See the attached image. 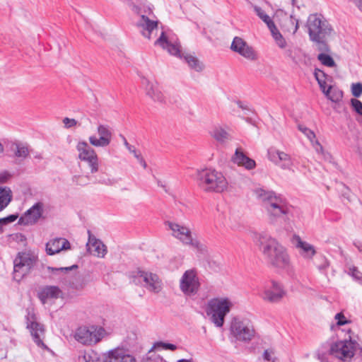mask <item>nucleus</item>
<instances>
[{
	"label": "nucleus",
	"instance_id": "a878e982",
	"mask_svg": "<svg viewBox=\"0 0 362 362\" xmlns=\"http://www.w3.org/2000/svg\"><path fill=\"white\" fill-rule=\"evenodd\" d=\"M105 362H136L124 349L116 348L105 354Z\"/></svg>",
	"mask_w": 362,
	"mask_h": 362
},
{
	"label": "nucleus",
	"instance_id": "4be33fe9",
	"mask_svg": "<svg viewBox=\"0 0 362 362\" xmlns=\"http://www.w3.org/2000/svg\"><path fill=\"white\" fill-rule=\"evenodd\" d=\"M44 205L42 202L35 204L19 219V223L23 225L35 224L42 216Z\"/></svg>",
	"mask_w": 362,
	"mask_h": 362
},
{
	"label": "nucleus",
	"instance_id": "ea45409f",
	"mask_svg": "<svg viewBox=\"0 0 362 362\" xmlns=\"http://www.w3.org/2000/svg\"><path fill=\"white\" fill-rule=\"evenodd\" d=\"M351 104L354 110L360 115H362V102L357 99H351Z\"/></svg>",
	"mask_w": 362,
	"mask_h": 362
},
{
	"label": "nucleus",
	"instance_id": "4d7b16f0",
	"mask_svg": "<svg viewBox=\"0 0 362 362\" xmlns=\"http://www.w3.org/2000/svg\"><path fill=\"white\" fill-rule=\"evenodd\" d=\"M129 4L130 6H134V4L138 1V0H123Z\"/></svg>",
	"mask_w": 362,
	"mask_h": 362
},
{
	"label": "nucleus",
	"instance_id": "72a5a7b5",
	"mask_svg": "<svg viewBox=\"0 0 362 362\" xmlns=\"http://www.w3.org/2000/svg\"><path fill=\"white\" fill-rule=\"evenodd\" d=\"M29 153V149L26 146L21 144H16L15 156L16 157L25 158L28 156Z\"/></svg>",
	"mask_w": 362,
	"mask_h": 362
},
{
	"label": "nucleus",
	"instance_id": "5fc2aeb1",
	"mask_svg": "<svg viewBox=\"0 0 362 362\" xmlns=\"http://www.w3.org/2000/svg\"><path fill=\"white\" fill-rule=\"evenodd\" d=\"M124 144L129 151H132V148H134V146L130 145L125 139H124Z\"/></svg>",
	"mask_w": 362,
	"mask_h": 362
},
{
	"label": "nucleus",
	"instance_id": "1a4fd4ad",
	"mask_svg": "<svg viewBox=\"0 0 362 362\" xmlns=\"http://www.w3.org/2000/svg\"><path fill=\"white\" fill-rule=\"evenodd\" d=\"M37 261V257L30 252H20L13 261V279L20 281L30 269Z\"/></svg>",
	"mask_w": 362,
	"mask_h": 362
},
{
	"label": "nucleus",
	"instance_id": "20e7f679",
	"mask_svg": "<svg viewBox=\"0 0 362 362\" xmlns=\"http://www.w3.org/2000/svg\"><path fill=\"white\" fill-rule=\"evenodd\" d=\"M197 182L199 188L205 192L222 193L228 191V182L221 171L209 168L199 170Z\"/></svg>",
	"mask_w": 362,
	"mask_h": 362
},
{
	"label": "nucleus",
	"instance_id": "58836bf2",
	"mask_svg": "<svg viewBox=\"0 0 362 362\" xmlns=\"http://www.w3.org/2000/svg\"><path fill=\"white\" fill-rule=\"evenodd\" d=\"M74 267L76 268L77 266L74 265V266L69 267H59V268H54V267H47V269L50 274L55 275V274H59V272H67L69 270H71Z\"/></svg>",
	"mask_w": 362,
	"mask_h": 362
},
{
	"label": "nucleus",
	"instance_id": "f704fd0d",
	"mask_svg": "<svg viewBox=\"0 0 362 362\" xmlns=\"http://www.w3.org/2000/svg\"><path fill=\"white\" fill-rule=\"evenodd\" d=\"M286 55L293 62H298L301 57V49L296 47H290L286 50Z\"/></svg>",
	"mask_w": 362,
	"mask_h": 362
},
{
	"label": "nucleus",
	"instance_id": "423d86ee",
	"mask_svg": "<svg viewBox=\"0 0 362 362\" xmlns=\"http://www.w3.org/2000/svg\"><path fill=\"white\" fill-rule=\"evenodd\" d=\"M164 225L170 235L182 245L192 247L202 252L206 251V245L193 237V233L189 226L176 221H166Z\"/></svg>",
	"mask_w": 362,
	"mask_h": 362
},
{
	"label": "nucleus",
	"instance_id": "6e6d98bb",
	"mask_svg": "<svg viewBox=\"0 0 362 362\" xmlns=\"http://www.w3.org/2000/svg\"><path fill=\"white\" fill-rule=\"evenodd\" d=\"M138 160L139 161V163L142 165V166L146 168V163L145 162V160H144V158L139 156V158H137Z\"/></svg>",
	"mask_w": 362,
	"mask_h": 362
},
{
	"label": "nucleus",
	"instance_id": "c756f323",
	"mask_svg": "<svg viewBox=\"0 0 362 362\" xmlns=\"http://www.w3.org/2000/svg\"><path fill=\"white\" fill-rule=\"evenodd\" d=\"M210 135L221 143H224L230 139L229 134L221 127H216L213 129L210 132Z\"/></svg>",
	"mask_w": 362,
	"mask_h": 362
},
{
	"label": "nucleus",
	"instance_id": "680f3d73",
	"mask_svg": "<svg viewBox=\"0 0 362 362\" xmlns=\"http://www.w3.org/2000/svg\"><path fill=\"white\" fill-rule=\"evenodd\" d=\"M35 158H37L38 159H42V156L41 155H37V156H35Z\"/></svg>",
	"mask_w": 362,
	"mask_h": 362
},
{
	"label": "nucleus",
	"instance_id": "9d476101",
	"mask_svg": "<svg viewBox=\"0 0 362 362\" xmlns=\"http://www.w3.org/2000/svg\"><path fill=\"white\" fill-rule=\"evenodd\" d=\"M76 150L78 158L88 164L90 173H97L99 170V160L95 151L85 141L78 142Z\"/></svg>",
	"mask_w": 362,
	"mask_h": 362
},
{
	"label": "nucleus",
	"instance_id": "7c9ffc66",
	"mask_svg": "<svg viewBox=\"0 0 362 362\" xmlns=\"http://www.w3.org/2000/svg\"><path fill=\"white\" fill-rule=\"evenodd\" d=\"M11 191L8 187H0V211L5 209L11 201Z\"/></svg>",
	"mask_w": 362,
	"mask_h": 362
},
{
	"label": "nucleus",
	"instance_id": "b1692460",
	"mask_svg": "<svg viewBox=\"0 0 362 362\" xmlns=\"http://www.w3.org/2000/svg\"><path fill=\"white\" fill-rule=\"evenodd\" d=\"M88 241L86 244L88 252L99 258H103L107 254L106 245L99 239L96 238L91 234L90 231H88Z\"/></svg>",
	"mask_w": 362,
	"mask_h": 362
},
{
	"label": "nucleus",
	"instance_id": "a211bd4d",
	"mask_svg": "<svg viewBox=\"0 0 362 362\" xmlns=\"http://www.w3.org/2000/svg\"><path fill=\"white\" fill-rule=\"evenodd\" d=\"M230 49L249 61H255L257 54L254 48L240 37H235L230 45Z\"/></svg>",
	"mask_w": 362,
	"mask_h": 362
},
{
	"label": "nucleus",
	"instance_id": "5701e85b",
	"mask_svg": "<svg viewBox=\"0 0 362 362\" xmlns=\"http://www.w3.org/2000/svg\"><path fill=\"white\" fill-rule=\"evenodd\" d=\"M27 327L30 329V332L33 337V339L36 344L43 349H48L47 346L43 343L42 337L45 335V329L43 325L37 322L34 316L28 318Z\"/></svg>",
	"mask_w": 362,
	"mask_h": 362
},
{
	"label": "nucleus",
	"instance_id": "f8f14e48",
	"mask_svg": "<svg viewBox=\"0 0 362 362\" xmlns=\"http://www.w3.org/2000/svg\"><path fill=\"white\" fill-rule=\"evenodd\" d=\"M200 287L197 273L194 269H188L185 272L180 280V289L186 296H195Z\"/></svg>",
	"mask_w": 362,
	"mask_h": 362
},
{
	"label": "nucleus",
	"instance_id": "ddd939ff",
	"mask_svg": "<svg viewBox=\"0 0 362 362\" xmlns=\"http://www.w3.org/2000/svg\"><path fill=\"white\" fill-rule=\"evenodd\" d=\"M232 334L238 341H249L255 336V329L252 325L247 320L235 318L230 326Z\"/></svg>",
	"mask_w": 362,
	"mask_h": 362
},
{
	"label": "nucleus",
	"instance_id": "bf43d9fd",
	"mask_svg": "<svg viewBox=\"0 0 362 362\" xmlns=\"http://www.w3.org/2000/svg\"><path fill=\"white\" fill-rule=\"evenodd\" d=\"M82 178L81 176H76L74 177V181L76 182L77 184L78 185H81V182H80V179Z\"/></svg>",
	"mask_w": 362,
	"mask_h": 362
},
{
	"label": "nucleus",
	"instance_id": "79ce46f5",
	"mask_svg": "<svg viewBox=\"0 0 362 362\" xmlns=\"http://www.w3.org/2000/svg\"><path fill=\"white\" fill-rule=\"evenodd\" d=\"M334 319L337 320V325L338 326L344 325L349 322V321L346 320V317L342 313H337L335 315Z\"/></svg>",
	"mask_w": 362,
	"mask_h": 362
},
{
	"label": "nucleus",
	"instance_id": "2eb2a0df",
	"mask_svg": "<svg viewBox=\"0 0 362 362\" xmlns=\"http://www.w3.org/2000/svg\"><path fill=\"white\" fill-rule=\"evenodd\" d=\"M286 295L283 286L275 281H272L264 286L260 296L267 302H279Z\"/></svg>",
	"mask_w": 362,
	"mask_h": 362
},
{
	"label": "nucleus",
	"instance_id": "39448f33",
	"mask_svg": "<svg viewBox=\"0 0 362 362\" xmlns=\"http://www.w3.org/2000/svg\"><path fill=\"white\" fill-rule=\"evenodd\" d=\"M155 45L161 47L172 55L183 58L189 67L194 71L201 72L204 69V64L196 56L191 54H182L179 42L168 37L165 32L161 33Z\"/></svg>",
	"mask_w": 362,
	"mask_h": 362
},
{
	"label": "nucleus",
	"instance_id": "052dcab7",
	"mask_svg": "<svg viewBox=\"0 0 362 362\" xmlns=\"http://www.w3.org/2000/svg\"><path fill=\"white\" fill-rule=\"evenodd\" d=\"M4 151V146L2 145V144L0 142V153H3Z\"/></svg>",
	"mask_w": 362,
	"mask_h": 362
},
{
	"label": "nucleus",
	"instance_id": "37998d69",
	"mask_svg": "<svg viewBox=\"0 0 362 362\" xmlns=\"http://www.w3.org/2000/svg\"><path fill=\"white\" fill-rule=\"evenodd\" d=\"M78 362H93L90 353L83 351L78 356Z\"/></svg>",
	"mask_w": 362,
	"mask_h": 362
},
{
	"label": "nucleus",
	"instance_id": "2f4dec72",
	"mask_svg": "<svg viewBox=\"0 0 362 362\" xmlns=\"http://www.w3.org/2000/svg\"><path fill=\"white\" fill-rule=\"evenodd\" d=\"M325 95L333 103H339L343 98V92L341 90L330 86L327 88Z\"/></svg>",
	"mask_w": 362,
	"mask_h": 362
},
{
	"label": "nucleus",
	"instance_id": "c85d7f7f",
	"mask_svg": "<svg viewBox=\"0 0 362 362\" xmlns=\"http://www.w3.org/2000/svg\"><path fill=\"white\" fill-rule=\"evenodd\" d=\"M62 294L61 289L56 286H47L40 289L37 296L40 301L45 304L49 300L57 299Z\"/></svg>",
	"mask_w": 362,
	"mask_h": 362
},
{
	"label": "nucleus",
	"instance_id": "603ef678",
	"mask_svg": "<svg viewBox=\"0 0 362 362\" xmlns=\"http://www.w3.org/2000/svg\"><path fill=\"white\" fill-rule=\"evenodd\" d=\"M264 358L267 361H271V354L269 351L266 350L264 353Z\"/></svg>",
	"mask_w": 362,
	"mask_h": 362
},
{
	"label": "nucleus",
	"instance_id": "bb28decb",
	"mask_svg": "<svg viewBox=\"0 0 362 362\" xmlns=\"http://www.w3.org/2000/svg\"><path fill=\"white\" fill-rule=\"evenodd\" d=\"M70 248V243L63 238H54L46 244V252L49 255H54L62 250H67Z\"/></svg>",
	"mask_w": 362,
	"mask_h": 362
},
{
	"label": "nucleus",
	"instance_id": "7ed1b4c3",
	"mask_svg": "<svg viewBox=\"0 0 362 362\" xmlns=\"http://www.w3.org/2000/svg\"><path fill=\"white\" fill-rule=\"evenodd\" d=\"M306 26L310 40L320 52H329L327 38L334 30L331 24L320 14L313 13L308 16Z\"/></svg>",
	"mask_w": 362,
	"mask_h": 362
},
{
	"label": "nucleus",
	"instance_id": "e2e57ef3",
	"mask_svg": "<svg viewBox=\"0 0 362 362\" xmlns=\"http://www.w3.org/2000/svg\"><path fill=\"white\" fill-rule=\"evenodd\" d=\"M361 9L362 10V6L361 7Z\"/></svg>",
	"mask_w": 362,
	"mask_h": 362
},
{
	"label": "nucleus",
	"instance_id": "f257e3e1",
	"mask_svg": "<svg viewBox=\"0 0 362 362\" xmlns=\"http://www.w3.org/2000/svg\"><path fill=\"white\" fill-rule=\"evenodd\" d=\"M257 244L264 258L272 267L289 275L293 273V267L287 250L275 238L259 233L257 235Z\"/></svg>",
	"mask_w": 362,
	"mask_h": 362
},
{
	"label": "nucleus",
	"instance_id": "a19ab883",
	"mask_svg": "<svg viewBox=\"0 0 362 362\" xmlns=\"http://www.w3.org/2000/svg\"><path fill=\"white\" fill-rule=\"evenodd\" d=\"M155 347L156 348H162L163 349H169L171 351H175L177 349V346L173 344L165 343L162 341L157 342L155 344Z\"/></svg>",
	"mask_w": 362,
	"mask_h": 362
},
{
	"label": "nucleus",
	"instance_id": "dca6fc26",
	"mask_svg": "<svg viewBox=\"0 0 362 362\" xmlns=\"http://www.w3.org/2000/svg\"><path fill=\"white\" fill-rule=\"evenodd\" d=\"M97 133L98 137L95 135H91L88 137L90 144L97 148L108 146L112 139L110 127L108 125L100 124L97 127Z\"/></svg>",
	"mask_w": 362,
	"mask_h": 362
},
{
	"label": "nucleus",
	"instance_id": "6e6552de",
	"mask_svg": "<svg viewBox=\"0 0 362 362\" xmlns=\"http://www.w3.org/2000/svg\"><path fill=\"white\" fill-rule=\"evenodd\" d=\"M106 335V330L101 326H82L76 330L74 338L81 344L92 346L100 342Z\"/></svg>",
	"mask_w": 362,
	"mask_h": 362
},
{
	"label": "nucleus",
	"instance_id": "6ab92c4d",
	"mask_svg": "<svg viewBox=\"0 0 362 362\" xmlns=\"http://www.w3.org/2000/svg\"><path fill=\"white\" fill-rule=\"evenodd\" d=\"M141 83L145 89L146 94L153 101L163 103L165 96L160 89L158 82L153 78L141 77Z\"/></svg>",
	"mask_w": 362,
	"mask_h": 362
},
{
	"label": "nucleus",
	"instance_id": "c9c22d12",
	"mask_svg": "<svg viewBox=\"0 0 362 362\" xmlns=\"http://www.w3.org/2000/svg\"><path fill=\"white\" fill-rule=\"evenodd\" d=\"M349 274L362 285V272L357 267L354 266L351 267Z\"/></svg>",
	"mask_w": 362,
	"mask_h": 362
},
{
	"label": "nucleus",
	"instance_id": "f03ea898",
	"mask_svg": "<svg viewBox=\"0 0 362 362\" xmlns=\"http://www.w3.org/2000/svg\"><path fill=\"white\" fill-rule=\"evenodd\" d=\"M256 198L262 203L269 221L274 224L278 219L287 216L290 206L287 200L274 191L257 188L254 190Z\"/></svg>",
	"mask_w": 362,
	"mask_h": 362
},
{
	"label": "nucleus",
	"instance_id": "aec40b11",
	"mask_svg": "<svg viewBox=\"0 0 362 362\" xmlns=\"http://www.w3.org/2000/svg\"><path fill=\"white\" fill-rule=\"evenodd\" d=\"M158 21L151 20L148 17L141 15L136 21V26L141 35L151 39L156 36L158 33Z\"/></svg>",
	"mask_w": 362,
	"mask_h": 362
},
{
	"label": "nucleus",
	"instance_id": "0eeeda50",
	"mask_svg": "<svg viewBox=\"0 0 362 362\" xmlns=\"http://www.w3.org/2000/svg\"><path fill=\"white\" fill-rule=\"evenodd\" d=\"M233 306V303L227 297L214 298L208 301L206 313L216 327H221Z\"/></svg>",
	"mask_w": 362,
	"mask_h": 362
},
{
	"label": "nucleus",
	"instance_id": "f3484780",
	"mask_svg": "<svg viewBox=\"0 0 362 362\" xmlns=\"http://www.w3.org/2000/svg\"><path fill=\"white\" fill-rule=\"evenodd\" d=\"M268 159L283 170H291L293 162L291 156L287 153L271 147L267 151Z\"/></svg>",
	"mask_w": 362,
	"mask_h": 362
},
{
	"label": "nucleus",
	"instance_id": "473e14b6",
	"mask_svg": "<svg viewBox=\"0 0 362 362\" xmlns=\"http://www.w3.org/2000/svg\"><path fill=\"white\" fill-rule=\"evenodd\" d=\"M326 52H322L317 56V59L325 66L328 67L336 66V63L333 58L329 54L325 53Z\"/></svg>",
	"mask_w": 362,
	"mask_h": 362
},
{
	"label": "nucleus",
	"instance_id": "9b49d317",
	"mask_svg": "<svg viewBox=\"0 0 362 362\" xmlns=\"http://www.w3.org/2000/svg\"><path fill=\"white\" fill-rule=\"evenodd\" d=\"M134 281L154 293H159L163 288V284L158 276L151 272L139 270L134 276Z\"/></svg>",
	"mask_w": 362,
	"mask_h": 362
},
{
	"label": "nucleus",
	"instance_id": "49530a36",
	"mask_svg": "<svg viewBox=\"0 0 362 362\" xmlns=\"http://www.w3.org/2000/svg\"><path fill=\"white\" fill-rule=\"evenodd\" d=\"M63 123L64 124L66 128H71L77 124V121L75 119H70L69 117H65L63 119Z\"/></svg>",
	"mask_w": 362,
	"mask_h": 362
},
{
	"label": "nucleus",
	"instance_id": "864d4df0",
	"mask_svg": "<svg viewBox=\"0 0 362 362\" xmlns=\"http://www.w3.org/2000/svg\"><path fill=\"white\" fill-rule=\"evenodd\" d=\"M328 266H329L328 262L326 259H325L324 263L322 265L319 266L318 268L320 270H323V269H327L328 267Z\"/></svg>",
	"mask_w": 362,
	"mask_h": 362
},
{
	"label": "nucleus",
	"instance_id": "c03bdc74",
	"mask_svg": "<svg viewBox=\"0 0 362 362\" xmlns=\"http://www.w3.org/2000/svg\"><path fill=\"white\" fill-rule=\"evenodd\" d=\"M18 218V215L12 214L5 218H0V225H6L15 221Z\"/></svg>",
	"mask_w": 362,
	"mask_h": 362
},
{
	"label": "nucleus",
	"instance_id": "4c0bfd02",
	"mask_svg": "<svg viewBox=\"0 0 362 362\" xmlns=\"http://www.w3.org/2000/svg\"><path fill=\"white\" fill-rule=\"evenodd\" d=\"M351 93L352 95L358 98L362 95V83H356L351 85Z\"/></svg>",
	"mask_w": 362,
	"mask_h": 362
},
{
	"label": "nucleus",
	"instance_id": "a18cd8bd",
	"mask_svg": "<svg viewBox=\"0 0 362 362\" xmlns=\"http://www.w3.org/2000/svg\"><path fill=\"white\" fill-rule=\"evenodd\" d=\"M315 77L317 82H322L323 80H326L327 75L324 71L316 69L315 71Z\"/></svg>",
	"mask_w": 362,
	"mask_h": 362
},
{
	"label": "nucleus",
	"instance_id": "de8ad7c7",
	"mask_svg": "<svg viewBox=\"0 0 362 362\" xmlns=\"http://www.w3.org/2000/svg\"><path fill=\"white\" fill-rule=\"evenodd\" d=\"M11 177V175L8 172H2L0 173V183L6 182Z\"/></svg>",
	"mask_w": 362,
	"mask_h": 362
},
{
	"label": "nucleus",
	"instance_id": "393cba45",
	"mask_svg": "<svg viewBox=\"0 0 362 362\" xmlns=\"http://www.w3.org/2000/svg\"><path fill=\"white\" fill-rule=\"evenodd\" d=\"M292 243L298 250L299 254L305 259H312L316 254L315 247L308 242L303 240L298 235L293 236Z\"/></svg>",
	"mask_w": 362,
	"mask_h": 362
},
{
	"label": "nucleus",
	"instance_id": "412c9836",
	"mask_svg": "<svg viewBox=\"0 0 362 362\" xmlns=\"http://www.w3.org/2000/svg\"><path fill=\"white\" fill-rule=\"evenodd\" d=\"M254 10L259 18L267 25L278 46L281 48H284L286 47V41L276 28L270 17L259 6H255Z\"/></svg>",
	"mask_w": 362,
	"mask_h": 362
},
{
	"label": "nucleus",
	"instance_id": "4468645a",
	"mask_svg": "<svg viewBox=\"0 0 362 362\" xmlns=\"http://www.w3.org/2000/svg\"><path fill=\"white\" fill-rule=\"evenodd\" d=\"M356 344V341L351 339L336 341L331 346L330 354L336 358L346 361L354 356Z\"/></svg>",
	"mask_w": 362,
	"mask_h": 362
},
{
	"label": "nucleus",
	"instance_id": "e433bc0d",
	"mask_svg": "<svg viewBox=\"0 0 362 362\" xmlns=\"http://www.w3.org/2000/svg\"><path fill=\"white\" fill-rule=\"evenodd\" d=\"M298 129L302 133H303L308 137V139L311 142H313V140L315 138V134L312 130L301 125L298 126Z\"/></svg>",
	"mask_w": 362,
	"mask_h": 362
},
{
	"label": "nucleus",
	"instance_id": "09e8293b",
	"mask_svg": "<svg viewBox=\"0 0 362 362\" xmlns=\"http://www.w3.org/2000/svg\"><path fill=\"white\" fill-rule=\"evenodd\" d=\"M313 144V146L315 148V151L317 152V153H324V150H323V147L322 146V145L319 143L318 141L315 140V141H313V142H312Z\"/></svg>",
	"mask_w": 362,
	"mask_h": 362
},
{
	"label": "nucleus",
	"instance_id": "13d9d810",
	"mask_svg": "<svg viewBox=\"0 0 362 362\" xmlns=\"http://www.w3.org/2000/svg\"><path fill=\"white\" fill-rule=\"evenodd\" d=\"M130 152H131V153H132L136 158H139V156H141L140 154H139V153L136 152V149H135V148H134H134H132V151H130Z\"/></svg>",
	"mask_w": 362,
	"mask_h": 362
},
{
	"label": "nucleus",
	"instance_id": "3c124183",
	"mask_svg": "<svg viewBox=\"0 0 362 362\" xmlns=\"http://www.w3.org/2000/svg\"><path fill=\"white\" fill-rule=\"evenodd\" d=\"M290 21H291V23L296 24L295 28L293 30V33H295L297 31V30L298 29V21L296 18H293L292 16H291Z\"/></svg>",
	"mask_w": 362,
	"mask_h": 362
},
{
	"label": "nucleus",
	"instance_id": "cd10ccee",
	"mask_svg": "<svg viewBox=\"0 0 362 362\" xmlns=\"http://www.w3.org/2000/svg\"><path fill=\"white\" fill-rule=\"evenodd\" d=\"M231 161L238 166L243 167L247 170H252L256 166L255 161L247 157L240 148H236L235 153L231 157Z\"/></svg>",
	"mask_w": 362,
	"mask_h": 362
},
{
	"label": "nucleus",
	"instance_id": "8fccbe9b",
	"mask_svg": "<svg viewBox=\"0 0 362 362\" xmlns=\"http://www.w3.org/2000/svg\"><path fill=\"white\" fill-rule=\"evenodd\" d=\"M318 84L320 86L321 90L325 94L327 90V88H326V80H323L322 82H318Z\"/></svg>",
	"mask_w": 362,
	"mask_h": 362
}]
</instances>
